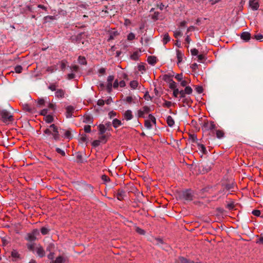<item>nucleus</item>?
I'll return each mask as SVG.
<instances>
[{
  "label": "nucleus",
  "instance_id": "nucleus-37",
  "mask_svg": "<svg viewBox=\"0 0 263 263\" xmlns=\"http://www.w3.org/2000/svg\"><path fill=\"white\" fill-rule=\"evenodd\" d=\"M198 146L199 150L202 153L204 154L206 152V148L203 144H198Z\"/></svg>",
  "mask_w": 263,
  "mask_h": 263
},
{
  "label": "nucleus",
  "instance_id": "nucleus-36",
  "mask_svg": "<svg viewBox=\"0 0 263 263\" xmlns=\"http://www.w3.org/2000/svg\"><path fill=\"white\" fill-rule=\"evenodd\" d=\"M138 85V82L137 81H132L130 82V86L133 89H136Z\"/></svg>",
  "mask_w": 263,
  "mask_h": 263
},
{
  "label": "nucleus",
  "instance_id": "nucleus-4",
  "mask_svg": "<svg viewBox=\"0 0 263 263\" xmlns=\"http://www.w3.org/2000/svg\"><path fill=\"white\" fill-rule=\"evenodd\" d=\"M114 80V76L110 75L109 76L107 79V84L106 85V89L107 91L110 93L112 91V82Z\"/></svg>",
  "mask_w": 263,
  "mask_h": 263
},
{
  "label": "nucleus",
  "instance_id": "nucleus-29",
  "mask_svg": "<svg viewBox=\"0 0 263 263\" xmlns=\"http://www.w3.org/2000/svg\"><path fill=\"white\" fill-rule=\"evenodd\" d=\"M64 259L62 256L58 257L55 260L52 261V263H63Z\"/></svg>",
  "mask_w": 263,
  "mask_h": 263
},
{
  "label": "nucleus",
  "instance_id": "nucleus-64",
  "mask_svg": "<svg viewBox=\"0 0 263 263\" xmlns=\"http://www.w3.org/2000/svg\"><path fill=\"white\" fill-rule=\"evenodd\" d=\"M104 103L105 101L102 99H99L97 102V105L99 106H103Z\"/></svg>",
  "mask_w": 263,
  "mask_h": 263
},
{
  "label": "nucleus",
  "instance_id": "nucleus-24",
  "mask_svg": "<svg viewBox=\"0 0 263 263\" xmlns=\"http://www.w3.org/2000/svg\"><path fill=\"white\" fill-rule=\"evenodd\" d=\"M78 62L82 65H85L87 64V61L84 57L79 56L78 58Z\"/></svg>",
  "mask_w": 263,
  "mask_h": 263
},
{
  "label": "nucleus",
  "instance_id": "nucleus-2",
  "mask_svg": "<svg viewBox=\"0 0 263 263\" xmlns=\"http://www.w3.org/2000/svg\"><path fill=\"white\" fill-rule=\"evenodd\" d=\"M148 118L149 119L148 120H145L144 126L146 128L149 129L152 128V123L155 125L156 124V119L152 114H149L148 115Z\"/></svg>",
  "mask_w": 263,
  "mask_h": 263
},
{
  "label": "nucleus",
  "instance_id": "nucleus-49",
  "mask_svg": "<svg viewBox=\"0 0 263 263\" xmlns=\"http://www.w3.org/2000/svg\"><path fill=\"white\" fill-rule=\"evenodd\" d=\"M101 178L105 182H107L110 181L109 178L105 175H102Z\"/></svg>",
  "mask_w": 263,
  "mask_h": 263
},
{
  "label": "nucleus",
  "instance_id": "nucleus-20",
  "mask_svg": "<svg viewBox=\"0 0 263 263\" xmlns=\"http://www.w3.org/2000/svg\"><path fill=\"white\" fill-rule=\"evenodd\" d=\"M166 122H167V123L168 124V125L170 127H172L174 125V119H173V118L171 116H168L167 117V119H166Z\"/></svg>",
  "mask_w": 263,
  "mask_h": 263
},
{
  "label": "nucleus",
  "instance_id": "nucleus-63",
  "mask_svg": "<svg viewBox=\"0 0 263 263\" xmlns=\"http://www.w3.org/2000/svg\"><path fill=\"white\" fill-rule=\"evenodd\" d=\"M179 95H180V98L182 99L186 97L185 95L186 94L185 93H184V92L183 90H180Z\"/></svg>",
  "mask_w": 263,
  "mask_h": 263
},
{
  "label": "nucleus",
  "instance_id": "nucleus-41",
  "mask_svg": "<svg viewBox=\"0 0 263 263\" xmlns=\"http://www.w3.org/2000/svg\"><path fill=\"white\" fill-rule=\"evenodd\" d=\"M135 230L139 234H141V235H144L145 234L144 230H143V229H141V228H140L139 227H136Z\"/></svg>",
  "mask_w": 263,
  "mask_h": 263
},
{
  "label": "nucleus",
  "instance_id": "nucleus-58",
  "mask_svg": "<svg viewBox=\"0 0 263 263\" xmlns=\"http://www.w3.org/2000/svg\"><path fill=\"white\" fill-rule=\"evenodd\" d=\"M254 38L257 40H261L263 39V35L261 34H258L254 35Z\"/></svg>",
  "mask_w": 263,
  "mask_h": 263
},
{
  "label": "nucleus",
  "instance_id": "nucleus-46",
  "mask_svg": "<svg viewBox=\"0 0 263 263\" xmlns=\"http://www.w3.org/2000/svg\"><path fill=\"white\" fill-rule=\"evenodd\" d=\"M48 88L51 91L57 90V86L54 84H52L48 86Z\"/></svg>",
  "mask_w": 263,
  "mask_h": 263
},
{
  "label": "nucleus",
  "instance_id": "nucleus-16",
  "mask_svg": "<svg viewBox=\"0 0 263 263\" xmlns=\"http://www.w3.org/2000/svg\"><path fill=\"white\" fill-rule=\"evenodd\" d=\"M177 58L178 60V64L181 62L183 59V54L182 52L179 50H177L176 51Z\"/></svg>",
  "mask_w": 263,
  "mask_h": 263
},
{
  "label": "nucleus",
  "instance_id": "nucleus-59",
  "mask_svg": "<svg viewBox=\"0 0 263 263\" xmlns=\"http://www.w3.org/2000/svg\"><path fill=\"white\" fill-rule=\"evenodd\" d=\"M81 141L83 142H86L87 140V137L86 135H83L80 138Z\"/></svg>",
  "mask_w": 263,
  "mask_h": 263
},
{
  "label": "nucleus",
  "instance_id": "nucleus-27",
  "mask_svg": "<svg viewBox=\"0 0 263 263\" xmlns=\"http://www.w3.org/2000/svg\"><path fill=\"white\" fill-rule=\"evenodd\" d=\"M216 137L219 139L223 138L224 135V133L223 131L221 130H217L216 131Z\"/></svg>",
  "mask_w": 263,
  "mask_h": 263
},
{
  "label": "nucleus",
  "instance_id": "nucleus-3",
  "mask_svg": "<svg viewBox=\"0 0 263 263\" xmlns=\"http://www.w3.org/2000/svg\"><path fill=\"white\" fill-rule=\"evenodd\" d=\"M59 129L58 126H57L55 124H52L50 125L48 128H46L44 130V133L45 134L50 135H52V133L54 132V130H58Z\"/></svg>",
  "mask_w": 263,
  "mask_h": 263
},
{
  "label": "nucleus",
  "instance_id": "nucleus-15",
  "mask_svg": "<svg viewBox=\"0 0 263 263\" xmlns=\"http://www.w3.org/2000/svg\"><path fill=\"white\" fill-rule=\"evenodd\" d=\"M205 125L207 126L209 130H213L216 128V125L213 121L207 122L205 124Z\"/></svg>",
  "mask_w": 263,
  "mask_h": 263
},
{
  "label": "nucleus",
  "instance_id": "nucleus-56",
  "mask_svg": "<svg viewBox=\"0 0 263 263\" xmlns=\"http://www.w3.org/2000/svg\"><path fill=\"white\" fill-rule=\"evenodd\" d=\"M191 52L192 55H197L198 53V51L197 49L194 48L191 50Z\"/></svg>",
  "mask_w": 263,
  "mask_h": 263
},
{
  "label": "nucleus",
  "instance_id": "nucleus-39",
  "mask_svg": "<svg viewBox=\"0 0 263 263\" xmlns=\"http://www.w3.org/2000/svg\"><path fill=\"white\" fill-rule=\"evenodd\" d=\"M49 230L45 227H43L41 229V233L43 235H46L48 233Z\"/></svg>",
  "mask_w": 263,
  "mask_h": 263
},
{
  "label": "nucleus",
  "instance_id": "nucleus-25",
  "mask_svg": "<svg viewBox=\"0 0 263 263\" xmlns=\"http://www.w3.org/2000/svg\"><path fill=\"white\" fill-rule=\"evenodd\" d=\"M168 83L169 84V87L171 89H174L177 88L176 83L173 80H170V81Z\"/></svg>",
  "mask_w": 263,
  "mask_h": 263
},
{
  "label": "nucleus",
  "instance_id": "nucleus-61",
  "mask_svg": "<svg viewBox=\"0 0 263 263\" xmlns=\"http://www.w3.org/2000/svg\"><path fill=\"white\" fill-rule=\"evenodd\" d=\"M48 113V109H44L41 111V115H43L44 116H46L47 115Z\"/></svg>",
  "mask_w": 263,
  "mask_h": 263
},
{
  "label": "nucleus",
  "instance_id": "nucleus-62",
  "mask_svg": "<svg viewBox=\"0 0 263 263\" xmlns=\"http://www.w3.org/2000/svg\"><path fill=\"white\" fill-rule=\"evenodd\" d=\"M119 86V82H118V81L117 80H116L112 85V87H114V88H117Z\"/></svg>",
  "mask_w": 263,
  "mask_h": 263
},
{
  "label": "nucleus",
  "instance_id": "nucleus-28",
  "mask_svg": "<svg viewBox=\"0 0 263 263\" xmlns=\"http://www.w3.org/2000/svg\"><path fill=\"white\" fill-rule=\"evenodd\" d=\"M189 140L192 142H196L197 141V136L194 134H190L189 135Z\"/></svg>",
  "mask_w": 263,
  "mask_h": 263
},
{
  "label": "nucleus",
  "instance_id": "nucleus-51",
  "mask_svg": "<svg viewBox=\"0 0 263 263\" xmlns=\"http://www.w3.org/2000/svg\"><path fill=\"white\" fill-rule=\"evenodd\" d=\"M138 69L140 71H145L146 70L145 67L144 65H143V64L139 65L138 67Z\"/></svg>",
  "mask_w": 263,
  "mask_h": 263
},
{
  "label": "nucleus",
  "instance_id": "nucleus-8",
  "mask_svg": "<svg viewBox=\"0 0 263 263\" xmlns=\"http://www.w3.org/2000/svg\"><path fill=\"white\" fill-rule=\"evenodd\" d=\"M66 116L67 118H71L72 116V114L74 111V108L72 106H68L66 108Z\"/></svg>",
  "mask_w": 263,
  "mask_h": 263
},
{
  "label": "nucleus",
  "instance_id": "nucleus-43",
  "mask_svg": "<svg viewBox=\"0 0 263 263\" xmlns=\"http://www.w3.org/2000/svg\"><path fill=\"white\" fill-rule=\"evenodd\" d=\"M172 105V103L170 101H165L163 104V106L167 108H170Z\"/></svg>",
  "mask_w": 263,
  "mask_h": 263
},
{
  "label": "nucleus",
  "instance_id": "nucleus-32",
  "mask_svg": "<svg viewBox=\"0 0 263 263\" xmlns=\"http://www.w3.org/2000/svg\"><path fill=\"white\" fill-rule=\"evenodd\" d=\"M182 35V33L180 29H178L174 31V36L175 38H178Z\"/></svg>",
  "mask_w": 263,
  "mask_h": 263
},
{
  "label": "nucleus",
  "instance_id": "nucleus-22",
  "mask_svg": "<svg viewBox=\"0 0 263 263\" xmlns=\"http://www.w3.org/2000/svg\"><path fill=\"white\" fill-rule=\"evenodd\" d=\"M162 41L164 45L170 41V37L167 33L164 34Z\"/></svg>",
  "mask_w": 263,
  "mask_h": 263
},
{
  "label": "nucleus",
  "instance_id": "nucleus-47",
  "mask_svg": "<svg viewBox=\"0 0 263 263\" xmlns=\"http://www.w3.org/2000/svg\"><path fill=\"white\" fill-rule=\"evenodd\" d=\"M100 142H101L100 140H94L92 142V145L94 147H97V146H98L100 144Z\"/></svg>",
  "mask_w": 263,
  "mask_h": 263
},
{
  "label": "nucleus",
  "instance_id": "nucleus-26",
  "mask_svg": "<svg viewBox=\"0 0 263 263\" xmlns=\"http://www.w3.org/2000/svg\"><path fill=\"white\" fill-rule=\"evenodd\" d=\"M45 121L48 123H51L53 121V118L52 116L48 115L44 117Z\"/></svg>",
  "mask_w": 263,
  "mask_h": 263
},
{
  "label": "nucleus",
  "instance_id": "nucleus-23",
  "mask_svg": "<svg viewBox=\"0 0 263 263\" xmlns=\"http://www.w3.org/2000/svg\"><path fill=\"white\" fill-rule=\"evenodd\" d=\"M52 135L53 136V138L55 141H58L60 140V136L59 129L58 130H55V131L54 130V132L53 133H52Z\"/></svg>",
  "mask_w": 263,
  "mask_h": 263
},
{
  "label": "nucleus",
  "instance_id": "nucleus-11",
  "mask_svg": "<svg viewBox=\"0 0 263 263\" xmlns=\"http://www.w3.org/2000/svg\"><path fill=\"white\" fill-rule=\"evenodd\" d=\"M125 195V192L122 189H119L117 193V198L119 200H122L124 199Z\"/></svg>",
  "mask_w": 263,
  "mask_h": 263
},
{
  "label": "nucleus",
  "instance_id": "nucleus-45",
  "mask_svg": "<svg viewBox=\"0 0 263 263\" xmlns=\"http://www.w3.org/2000/svg\"><path fill=\"white\" fill-rule=\"evenodd\" d=\"M135 38V35L133 33H130L127 35V40L129 41H132Z\"/></svg>",
  "mask_w": 263,
  "mask_h": 263
},
{
  "label": "nucleus",
  "instance_id": "nucleus-13",
  "mask_svg": "<svg viewBox=\"0 0 263 263\" xmlns=\"http://www.w3.org/2000/svg\"><path fill=\"white\" fill-rule=\"evenodd\" d=\"M240 37L245 41H248L251 38V34L248 32H243L241 34Z\"/></svg>",
  "mask_w": 263,
  "mask_h": 263
},
{
  "label": "nucleus",
  "instance_id": "nucleus-12",
  "mask_svg": "<svg viewBox=\"0 0 263 263\" xmlns=\"http://www.w3.org/2000/svg\"><path fill=\"white\" fill-rule=\"evenodd\" d=\"M123 116L126 120H130L133 119V115L130 110H126L123 114Z\"/></svg>",
  "mask_w": 263,
  "mask_h": 263
},
{
  "label": "nucleus",
  "instance_id": "nucleus-53",
  "mask_svg": "<svg viewBox=\"0 0 263 263\" xmlns=\"http://www.w3.org/2000/svg\"><path fill=\"white\" fill-rule=\"evenodd\" d=\"M133 99L132 98V97L131 96H128L125 99H124V101L128 103H132V101H133Z\"/></svg>",
  "mask_w": 263,
  "mask_h": 263
},
{
  "label": "nucleus",
  "instance_id": "nucleus-57",
  "mask_svg": "<svg viewBox=\"0 0 263 263\" xmlns=\"http://www.w3.org/2000/svg\"><path fill=\"white\" fill-rule=\"evenodd\" d=\"M256 243L263 245V235H260V237L256 241Z\"/></svg>",
  "mask_w": 263,
  "mask_h": 263
},
{
  "label": "nucleus",
  "instance_id": "nucleus-40",
  "mask_svg": "<svg viewBox=\"0 0 263 263\" xmlns=\"http://www.w3.org/2000/svg\"><path fill=\"white\" fill-rule=\"evenodd\" d=\"M11 256L14 258H19L20 254L16 250H13L11 252Z\"/></svg>",
  "mask_w": 263,
  "mask_h": 263
},
{
  "label": "nucleus",
  "instance_id": "nucleus-42",
  "mask_svg": "<svg viewBox=\"0 0 263 263\" xmlns=\"http://www.w3.org/2000/svg\"><path fill=\"white\" fill-rule=\"evenodd\" d=\"M180 82V85L182 87L187 86V84L189 83V81L186 80H182Z\"/></svg>",
  "mask_w": 263,
  "mask_h": 263
},
{
  "label": "nucleus",
  "instance_id": "nucleus-52",
  "mask_svg": "<svg viewBox=\"0 0 263 263\" xmlns=\"http://www.w3.org/2000/svg\"><path fill=\"white\" fill-rule=\"evenodd\" d=\"M175 78L177 81H181L183 79L182 74H177Z\"/></svg>",
  "mask_w": 263,
  "mask_h": 263
},
{
  "label": "nucleus",
  "instance_id": "nucleus-48",
  "mask_svg": "<svg viewBox=\"0 0 263 263\" xmlns=\"http://www.w3.org/2000/svg\"><path fill=\"white\" fill-rule=\"evenodd\" d=\"M56 152H57L58 153H59V154H61V155L62 156H65V152H64L63 150H62V149H61V148H60L57 147V148H56Z\"/></svg>",
  "mask_w": 263,
  "mask_h": 263
},
{
  "label": "nucleus",
  "instance_id": "nucleus-35",
  "mask_svg": "<svg viewBox=\"0 0 263 263\" xmlns=\"http://www.w3.org/2000/svg\"><path fill=\"white\" fill-rule=\"evenodd\" d=\"M57 70V68L55 66H52L50 67H48L46 69V71L48 72L52 73Z\"/></svg>",
  "mask_w": 263,
  "mask_h": 263
},
{
  "label": "nucleus",
  "instance_id": "nucleus-54",
  "mask_svg": "<svg viewBox=\"0 0 263 263\" xmlns=\"http://www.w3.org/2000/svg\"><path fill=\"white\" fill-rule=\"evenodd\" d=\"M84 130L86 133H90L91 131V126L90 125H85Z\"/></svg>",
  "mask_w": 263,
  "mask_h": 263
},
{
  "label": "nucleus",
  "instance_id": "nucleus-33",
  "mask_svg": "<svg viewBox=\"0 0 263 263\" xmlns=\"http://www.w3.org/2000/svg\"><path fill=\"white\" fill-rule=\"evenodd\" d=\"M64 137L66 138L67 139H69L72 138V136H71V133L70 130H66L65 131Z\"/></svg>",
  "mask_w": 263,
  "mask_h": 263
},
{
  "label": "nucleus",
  "instance_id": "nucleus-21",
  "mask_svg": "<svg viewBox=\"0 0 263 263\" xmlns=\"http://www.w3.org/2000/svg\"><path fill=\"white\" fill-rule=\"evenodd\" d=\"M112 123L115 128H117L122 124L121 121L117 119H114Z\"/></svg>",
  "mask_w": 263,
  "mask_h": 263
},
{
  "label": "nucleus",
  "instance_id": "nucleus-55",
  "mask_svg": "<svg viewBox=\"0 0 263 263\" xmlns=\"http://www.w3.org/2000/svg\"><path fill=\"white\" fill-rule=\"evenodd\" d=\"M252 214L256 216H259L260 215V211L258 210H255L252 211Z\"/></svg>",
  "mask_w": 263,
  "mask_h": 263
},
{
  "label": "nucleus",
  "instance_id": "nucleus-5",
  "mask_svg": "<svg viewBox=\"0 0 263 263\" xmlns=\"http://www.w3.org/2000/svg\"><path fill=\"white\" fill-rule=\"evenodd\" d=\"M182 197L185 200L191 201L193 199V194L191 191H185L182 193Z\"/></svg>",
  "mask_w": 263,
  "mask_h": 263
},
{
  "label": "nucleus",
  "instance_id": "nucleus-17",
  "mask_svg": "<svg viewBox=\"0 0 263 263\" xmlns=\"http://www.w3.org/2000/svg\"><path fill=\"white\" fill-rule=\"evenodd\" d=\"M147 62L151 65H154L157 62V59L154 56H149L147 58Z\"/></svg>",
  "mask_w": 263,
  "mask_h": 263
},
{
  "label": "nucleus",
  "instance_id": "nucleus-19",
  "mask_svg": "<svg viewBox=\"0 0 263 263\" xmlns=\"http://www.w3.org/2000/svg\"><path fill=\"white\" fill-rule=\"evenodd\" d=\"M175 263H188V260L183 257H179L175 261Z\"/></svg>",
  "mask_w": 263,
  "mask_h": 263
},
{
  "label": "nucleus",
  "instance_id": "nucleus-9",
  "mask_svg": "<svg viewBox=\"0 0 263 263\" xmlns=\"http://www.w3.org/2000/svg\"><path fill=\"white\" fill-rule=\"evenodd\" d=\"M65 91L62 89H58L55 92V96L59 99L63 98L65 97Z\"/></svg>",
  "mask_w": 263,
  "mask_h": 263
},
{
  "label": "nucleus",
  "instance_id": "nucleus-60",
  "mask_svg": "<svg viewBox=\"0 0 263 263\" xmlns=\"http://www.w3.org/2000/svg\"><path fill=\"white\" fill-rule=\"evenodd\" d=\"M45 103V100L44 99H39L37 101V104L40 106L44 105Z\"/></svg>",
  "mask_w": 263,
  "mask_h": 263
},
{
  "label": "nucleus",
  "instance_id": "nucleus-44",
  "mask_svg": "<svg viewBox=\"0 0 263 263\" xmlns=\"http://www.w3.org/2000/svg\"><path fill=\"white\" fill-rule=\"evenodd\" d=\"M22 67L21 66H20V65H17L15 67V71L17 73H21L22 72Z\"/></svg>",
  "mask_w": 263,
  "mask_h": 263
},
{
  "label": "nucleus",
  "instance_id": "nucleus-14",
  "mask_svg": "<svg viewBox=\"0 0 263 263\" xmlns=\"http://www.w3.org/2000/svg\"><path fill=\"white\" fill-rule=\"evenodd\" d=\"M119 34L118 32L115 29H112L109 31V37L108 41L112 40L114 39L115 37Z\"/></svg>",
  "mask_w": 263,
  "mask_h": 263
},
{
  "label": "nucleus",
  "instance_id": "nucleus-50",
  "mask_svg": "<svg viewBox=\"0 0 263 263\" xmlns=\"http://www.w3.org/2000/svg\"><path fill=\"white\" fill-rule=\"evenodd\" d=\"M179 92L180 90L177 88L173 89V96L175 97H177L179 95Z\"/></svg>",
  "mask_w": 263,
  "mask_h": 263
},
{
  "label": "nucleus",
  "instance_id": "nucleus-18",
  "mask_svg": "<svg viewBox=\"0 0 263 263\" xmlns=\"http://www.w3.org/2000/svg\"><path fill=\"white\" fill-rule=\"evenodd\" d=\"M182 102L187 105H190L192 103V101L189 97H185V98H182Z\"/></svg>",
  "mask_w": 263,
  "mask_h": 263
},
{
  "label": "nucleus",
  "instance_id": "nucleus-34",
  "mask_svg": "<svg viewBox=\"0 0 263 263\" xmlns=\"http://www.w3.org/2000/svg\"><path fill=\"white\" fill-rule=\"evenodd\" d=\"M54 248V245L53 243H50L48 244L46 248V251L52 252Z\"/></svg>",
  "mask_w": 263,
  "mask_h": 263
},
{
  "label": "nucleus",
  "instance_id": "nucleus-6",
  "mask_svg": "<svg viewBox=\"0 0 263 263\" xmlns=\"http://www.w3.org/2000/svg\"><path fill=\"white\" fill-rule=\"evenodd\" d=\"M150 109L147 106H144L143 107L142 110H139L138 111V117L144 118V115L145 114H147L149 112Z\"/></svg>",
  "mask_w": 263,
  "mask_h": 263
},
{
  "label": "nucleus",
  "instance_id": "nucleus-7",
  "mask_svg": "<svg viewBox=\"0 0 263 263\" xmlns=\"http://www.w3.org/2000/svg\"><path fill=\"white\" fill-rule=\"evenodd\" d=\"M249 6L253 10H256L259 8V4L257 0H249Z\"/></svg>",
  "mask_w": 263,
  "mask_h": 263
},
{
  "label": "nucleus",
  "instance_id": "nucleus-30",
  "mask_svg": "<svg viewBox=\"0 0 263 263\" xmlns=\"http://www.w3.org/2000/svg\"><path fill=\"white\" fill-rule=\"evenodd\" d=\"M100 135H103L106 131V128L104 125L100 124L99 126Z\"/></svg>",
  "mask_w": 263,
  "mask_h": 263
},
{
  "label": "nucleus",
  "instance_id": "nucleus-31",
  "mask_svg": "<svg viewBox=\"0 0 263 263\" xmlns=\"http://www.w3.org/2000/svg\"><path fill=\"white\" fill-rule=\"evenodd\" d=\"M183 90L186 95H191L193 92V89L190 86H186Z\"/></svg>",
  "mask_w": 263,
  "mask_h": 263
},
{
  "label": "nucleus",
  "instance_id": "nucleus-10",
  "mask_svg": "<svg viewBox=\"0 0 263 263\" xmlns=\"http://www.w3.org/2000/svg\"><path fill=\"white\" fill-rule=\"evenodd\" d=\"M35 250H36V253L40 257H42L45 256V251H44L43 248L42 247H41V246H40V245L37 246L36 247Z\"/></svg>",
  "mask_w": 263,
  "mask_h": 263
},
{
  "label": "nucleus",
  "instance_id": "nucleus-38",
  "mask_svg": "<svg viewBox=\"0 0 263 263\" xmlns=\"http://www.w3.org/2000/svg\"><path fill=\"white\" fill-rule=\"evenodd\" d=\"M55 19V17L54 16H51V15L46 16L44 17V20L45 21V22H47L49 20H53Z\"/></svg>",
  "mask_w": 263,
  "mask_h": 263
},
{
  "label": "nucleus",
  "instance_id": "nucleus-1",
  "mask_svg": "<svg viewBox=\"0 0 263 263\" xmlns=\"http://www.w3.org/2000/svg\"><path fill=\"white\" fill-rule=\"evenodd\" d=\"M0 115L2 121L6 123L12 122L13 120V116L8 111L3 110L1 111Z\"/></svg>",
  "mask_w": 263,
  "mask_h": 263
}]
</instances>
